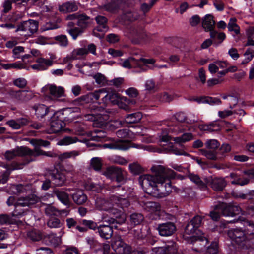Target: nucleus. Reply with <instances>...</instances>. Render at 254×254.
<instances>
[{"label":"nucleus","instance_id":"obj_21","mask_svg":"<svg viewBox=\"0 0 254 254\" xmlns=\"http://www.w3.org/2000/svg\"><path fill=\"white\" fill-rule=\"evenodd\" d=\"M86 241L87 243L90 245V248L94 249L95 251H103V254H108L110 249V245L109 242L108 243H104L100 244L97 242L96 239H86Z\"/></svg>","mask_w":254,"mask_h":254},{"label":"nucleus","instance_id":"obj_35","mask_svg":"<svg viewBox=\"0 0 254 254\" xmlns=\"http://www.w3.org/2000/svg\"><path fill=\"white\" fill-rule=\"evenodd\" d=\"M174 116L176 120L178 122L177 123H179L190 125L196 122V120L195 119H190L186 116L185 113L183 112H177L174 115Z\"/></svg>","mask_w":254,"mask_h":254},{"label":"nucleus","instance_id":"obj_63","mask_svg":"<svg viewBox=\"0 0 254 254\" xmlns=\"http://www.w3.org/2000/svg\"><path fill=\"white\" fill-rule=\"evenodd\" d=\"M241 240V242L238 245V248L242 249H248V254H254V246L252 248H248L246 245L249 243V240L251 239H239Z\"/></svg>","mask_w":254,"mask_h":254},{"label":"nucleus","instance_id":"obj_43","mask_svg":"<svg viewBox=\"0 0 254 254\" xmlns=\"http://www.w3.org/2000/svg\"><path fill=\"white\" fill-rule=\"evenodd\" d=\"M142 115L141 112H137L126 116L125 120L128 124H134L139 122L142 119Z\"/></svg>","mask_w":254,"mask_h":254},{"label":"nucleus","instance_id":"obj_24","mask_svg":"<svg viewBox=\"0 0 254 254\" xmlns=\"http://www.w3.org/2000/svg\"><path fill=\"white\" fill-rule=\"evenodd\" d=\"M37 64L31 65L33 69L37 70H44L52 66L53 64V61L49 59L38 58L36 59Z\"/></svg>","mask_w":254,"mask_h":254},{"label":"nucleus","instance_id":"obj_55","mask_svg":"<svg viewBox=\"0 0 254 254\" xmlns=\"http://www.w3.org/2000/svg\"><path fill=\"white\" fill-rule=\"evenodd\" d=\"M230 175H231V178L234 179L231 182V183L232 184L244 186L245 185L247 184L249 182V179H246V178H242L238 177H237V176L236 174L231 173Z\"/></svg>","mask_w":254,"mask_h":254},{"label":"nucleus","instance_id":"obj_61","mask_svg":"<svg viewBox=\"0 0 254 254\" xmlns=\"http://www.w3.org/2000/svg\"><path fill=\"white\" fill-rule=\"evenodd\" d=\"M244 56H245V58L241 62L242 64H245L247 63H248L254 57V54H253L252 49L250 48H248L246 50L244 54Z\"/></svg>","mask_w":254,"mask_h":254},{"label":"nucleus","instance_id":"obj_60","mask_svg":"<svg viewBox=\"0 0 254 254\" xmlns=\"http://www.w3.org/2000/svg\"><path fill=\"white\" fill-rule=\"evenodd\" d=\"M10 191L14 194H20L24 192L25 188L23 185L21 184L12 185L10 186Z\"/></svg>","mask_w":254,"mask_h":254},{"label":"nucleus","instance_id":"obj_7","mask_svg":"<svg viewBox=\"0 0 254 254\" xmlns=\"http://www.w3.org/2000/svg\"><path fill=\"white\" fill-rule=\"evenodd\" d=\"M155 62V60L154 59H135L133 57H129L124 61L122 65L126 68H136L135 72H141L146 71L149 68L147 65L148 64H153Z\"/></svg>","mask_w":254,"mask_h":254},{"label":"nucleus","instance_id":"obj_17","mask_svg":"<svg viewBox=\"0 0 254 254\" xmlns=\"http://www.w3.org/2000/svg\"><path fill=\"white\" fill-rule=\"evenodd\" d=\"M30 143L35 146V149L34 150H32V151L35 152L36 150H40L43 152L41 154H39L36 157L40 155L52 156V155L50 154V152L44 151L39 148L40 147H49L50 145V142L49 141L41 139H32L30 140Z\"/></svg>","mask_w":254,"mask_h":254},{"label":"nucleus","instance_id":"obj_6","mask_svg":"<svg viewBox=\"0 0 254 254\" xmlns=\"http://www.w3.org/2000/svg\"><path fill=\"white\" fill-rule=\"evenodd\" d=\"M116 218H109L108 219H105L104 221L108 223L109 225H102L97 226V228L99 235L102 238H111L113 233V227L110 225L118 224H122L125 222L126 215L121 211L117 213L115 216Z\"/></svg>","mask_w":254,"mask_h":254},{"label":"nucleus","instance_id":"obj_34","mask_svg":"<svg viewBox=\"0 0 254 254\" xmlns=\"http://www.w3.org/2000/svg\"><path fill=\"white\" fill-rule=\"evenodd\" d=\"M174 243L171 246H167L166 247H155L153 249V251L157 249V252L158 254H182L180 253H177V248L176 245H174Z\"/></svg>","mask_w":254,"mask_h":254},{"label":"nucleus","instance_id":"obj_20","mask_svg":"<svg viewBox=\"0 0 254 254\" xmlns=\"http://www.w3.org/2000/svg\"><path fill=\"white\" fill-rule=\"evenodd\" d=\"M185 232L186 234L191 235L196 233L197 236L193 235L186 238H207L209 236L205 235L200 230L196 228L193 224L189 222L185 228Z\"/></svg>","mask_w":254,"mask_h":254},{"label":"nucleus","instance_id":"obj_9","mask_svg":"<svg viewBox=\"0 0 254 254\" xmlns=\"http://www.w3.org/2000/svg\"><path fill=\"white\" fill-rule=\"evenodd\" d=\"M103 174L107 178L111 180H115L118 183L125 182L126 172L121 168L116 166H110L107 168Z\"/></svg>","mask_w":254,"mask_h":254},{"label":"nucleus","instance_id":"obj_50","mask_svg":"<svg viewBox=\"0 0 254 254\" xmlns=\"http://www.w3.org/2000/svg\"><path fill=\"white\" fill-rule=\"evenodd\" d=\"M143 219L144 217L141 213H134L130 216V222L133 226L140 224Z\"/></svg>","mask_w":254,"mask_h":254},{"label":"nucleus","instance_id":"obj_41","mask_svg":"<svg viewBox=\"0 0 254 254\" xmlns=\"http://www.w3.org/2000/svg\"><path fill=\"white\" fill-rule=\"evenodd\" d=\"M199 103H208L211 105L221 104L220 99L211 97H201L194 100Z\"/></svg>","mask_w":254,"mask_h":254},{"label":"nucleus","instance_id":"obj_62","mask_svg":"<svg viewBox=\"0 0 254 254\" xmlns=\"http://www.w3.org/2000/svg\"><path fill=\"white\" fill-rule=\"evenodd\" d=\"M57 42L62 47H66L68 44L67 36L64 35H61L55 37Z\"/></svg>","mask_w":254,"mask_h":254},{"label":"nucleus","instance_id":"obj_29","mask_svg":"<svg viewBox=\"0 0 254 254\" xmlns=\"http://www.w3.org/2000/svg\"><path fill=\"white\" fill-rule=\"evenodd\" d=\"M45 213L49 216H59L62 215L67 216L69 211L66 209L59 210L51 205H48L45 209Z\"/></svg>","mask_w":254,"mask_h":254},{"label":"nucleus","instance_id":"obj_10","mask_svg":"<svg viewBox=\"0 0 254 254\" xmlns=\"http://www.w3.org/2000/svg\"><path fill=\"white\" fill-rule=\"evenodd\" d=\"M130 193L126 192L125 193H116V194L110 196V201L114 205H116L123 209L129 206L130 203L128 199L130 197Z\"/></svg>","mask_w":254,"mask_h":254},{"label":"nucleus","instance_id":"obj_47","mask_svg":"<svg viewBox=\"0 0 254 254\" xmlns=\"http://www.w3.org/2000/svg\"><path fill=\"white\" fill-rule=\"evenodd\" d=\"M92 138L97 141H106L108 139V138L107 137L106 132L100 129L94 130V131L92 133Z\"/></svg>","mask_w":254,"mask_h":254},{"label":"nucleus","instance_id":"obj_59","mask_svg":"<svg viewBox=\"0 0 254 254\" xmlns=\"http://www.w3.org/2000/svg\"><path fill=\"white\" fill-rule=\"evenodd\" d=\"M246 229L244 230L247 237L254 235V224L253 222L247 221L246 222Z\"/></svg>","mask_w":254,"mask_h":254},{"label":"nucleus","instance_id":"obj_36","mask_svg":"<svg viewBox=\"0 0 254 254\" xmlns=\"http://www.w3.org/2000/svg\"><path fill=\"white\" fill-rule=\"evenodd\" d=\"M210 36L213 41V44L217 46L221 44L226 38V35L223 32H218L216 30L211 31Z\"/></svg>","mask_w":254,"mask_h":254},{"label":"nucleus","instance_id":"obj_11","mask_svg":"<svg viewBox=\"0 0 254 254\" xmlns=\"http://www.w3.org/2000/svg\"><path fill=\"white\" fill-rule=\"evenodd\" d=\"M168 128L167 130L169 133H172L175 135L182 133L186 130L193 131L194 127L192 126L186 125L184 123H175L169 121L167 122Z\"/></svg>","mask_w":254,"mask_h":254},{"label":"nucleus","instance_id":"obj_58","mask_svg":"<svg viewBox=\"0 0 254 254\" xmlns=\"http://www.w3.org/2000/svg\"><path fill=\"white\" fill-rule=\"evenodd\" d=\"M201 128L204 130L212 132L219 130L220 127L217 123L213 122L208 125H204Z\"/></svg>","mask_w":254,"mask_h":254},{"label":"nucleus","instance_id":"obj_25","mask_svg":"<svg viewBox=\"0 0 254 254\" xmlns=\"http://www.w3.org/2000/svg\"><path fill=\"white\" fill-rule=\"evenodd\" d=\"M95 204L96 207L101 210L106 211H111L113 213H115L114 211H116V209L112 208L114 204L110 201V199L108 201L104 198H97L96 200Z\"/></svg>","mask_w":254,"mask_h":254},{"label":"nucleus","instance_id":"obj_53","mask_svg":"<svg viewBox=\"0 0 254 254\" xmlns=\"http://www.w3.org/2000/svg\"><path fill=\"white\" fill-rule=\"evenodd\" d=\"M78 140L76 137L65 136L60 139L57 144L59 145H68L76 143Z\"/></svg>","mask_w":254,"mask_h":254},{"label":"nucleus","instance_id":"obj_45","mask_svg":"<svg viewBox=\"0 0 254 254\" xmlns=\"http://www.w3.org/2000/svg\"><path fill=\"white\" fill-rule=\"evenodd\" d=\"M74 202L78 205H82L87 200V196L82 191H77L72 195Z\"/></svg>","mask_w":254,"mask_h":254},{"label":"nucleus","instance_id":"obj_12","mask_svg":"<svg viewBox=\"0 0 254 254\" xmlns=\"http://www.w3.org/2000/svg\"><path fill=\"white\" fill-rule=\"evenodd\" d=\"M67 19L73 20L76 25L82 28L84 31L88 27L91 22L90 18L85 14L73 13L67 16Z\"/></svg>","mask_w":254,"mask_h":254},{"label":"nucleus","instance_id":"obj_51","mask_svg":"<svg viewBox=\"0 0 254 254\" xmlns=\"http://www.w3.org/2000/svg\"><path fill=\"white\" fill-rule=\"evenodd\" d=\"M139 17V15L137 12L128 11L122 15V19L125 21L132 22L137 20Z\"/></svg>","mask_w":254,"mask_h":254},{"label":"nucleus","instance_id":"obj_26","mask_svg":"<svg viewBox=\"0 0 254 254\" xmlns=\"http://www.w3.org/2000/svg\"><path fill=\"white\" fill-rule=\"evenodd\" d=\"M97 224L92 220L81 219L79 221V225L76 226V230L80 232H86L88 229L95 230Z\"/></svg>","mask_w":254,"mask_h":254},{"label":"nucleus","instance_id":"obj_15","mask_svg":"<svg viewBox=\"0 0 254 254\" xmlns=\"http://www.w3.org/2000/svg\"><path fill=\"white\" fill-rule=\"evenodd\" d=\"M205 181L207 185L211 186L213 190L218 191L223 190L226 185V182L223 178H205Z\"/></svg>","mask_w":254,"mask_h":254},{"label":"nucleus","instance_id":"obj_22","mask_svg":"<svg viewBox=\"0 0 254 254\" xmlns=\"http://www.w3.org/2000/svg\"><path fill=\"white\" fill-rule=\"evenodd\" d=\"M8 95L13 100L18 102H25L30 98L26 91L17 90L12 89L9 90L8 92Z\"/></svg>","mask_w":254,"mask_h":254},{"label":"nucleus","instance_id":"obj_64","mask_svg":"<svg viewBox=\"0 0 254 254\" xmlns=\"http://www.w3.org/2000/svg\"><path fill=\"white\" fill-rule=\"evenodd\" d=\"M129 169L130 171L134 175L139 174L142 171L141 166L136 163L129 164Z\"/></svg>","mask_w":254,"mask_h":254},{"label":"nucleus","instance_id":"obj_54","mask_svg":"<svg viewBox=\"0 0 254 254\" xmlns=\"http://www.w3.org/2000/svg\"><path fill=\"white\" fill-rule=\"evenodd\" d=\"M132 132L128 128L119 129L116 132V135L120 138L130 139L131 138Z\"/></svg>","mask_w":254,"mask_h":254},{"label":"nucleus","instance_id":"obj_48","mask_svg":"<svg viewBox=\"0 0 254 254\" xmlns=\"http://www.w3.org/2000/svg\"><path fill=\"white\" fill-rule=\"evenodd\" d=\"M33 5L41 9V12H48L50 10V8L47 5H45L46 0H31Z\"/></svg>","mask_w":254,"mask_h":254},{"label":"nucleus","instance_id":"obj_19","mask_svg":"<svg viewBox=\"0 0 254 254\" xmlns=\"http://www.w3.org/2000/svg\"><path fill=\"white\" fill-rule=\"evenodd\" d=\"M158 230L161 236L168 237L175 232L176 226L172 222L162 223L158 225Z\"/></svg>","mask_w":254,"mask_h":254},{"label":"nucleus","instance_id":"obj_49","mask_svg":"<svg viewBox=\"0 0 254 254\" xmlns=\"http://www.w3.org/2000/svg\"><path fill=\"white\" fill-rule=\"evenodd\" d=\"M193 139V135L191 133H184L181 136L174 137L173 141L180 144L189 141Z\"/></svg>","mask_w":254,"mask_h":254},{"label":"nucleus","instance_id":"obj_39","mask_svg":"<svg viewBox=\"0 0 254 254\" xmlns=\"http://www.w3.org/2000/svg\"><path fill=\"white\" fill-rule=\"evenodd\" d=\"M95 19L98 24L96 26L97 29L101 32H107L108 30L107 19L105 16L99 15L97 16Z\"/></svg>","mask_w":254,"mask_h":254},{"label":"nucleus","instance_id":"obj_23","mask_svg":"<svg viewBox=\"0 0 254 254\" xmlns=\"http://www.w3.org/2000/svg\"><path fill=\"white\" fill-rule=\"evenodd\" d=\"M103 147L104 148H109L110 149L124 150H127L129 148L128 143L121 139L113 140L110 143H105L103 144Z\"/></svg>","mask_w":254,"mask_h":254},{"label":"nucleus","instance_id":"obj_46","mask_svg":"<svg viewBox=\"0 0 254 254\" xmlns=\"http://www.w3.org/2000/svg\"><path fill=\"white\" fill-rule=\"evenodd\" d=\"M80 154V151L77 150H72L64 152L59 155L58 158L61 161H63L65 159L72 158L75 159L76 157Z\"/></svg>","mask_w":254,"mask_h":254},{"label":"nucleus","instance_id":"obj_40","mask_svg":"<svg viewBox=\"0 0 254 254\" xmlns=\"http://www.w3.org/2000/svg\"><path fill=\"white\" fill-rule=\"evenodd\" d=\"M165 149L167 150L170 153L176 155L187 156L188 155L183 149L178 148L176 145L171 142L167 143Z\"/></svg>","mask_w":254,"mask_h":254},{"label":"nucleus","instance_id":"obj_27","mask_svg":"<svg viewBox=\"0 0 254 254\" xmlns=\"http://www.w3.org/2000/svg\"><path fill=\"white\" fill-rule=\"evenodd\" d=\"M75 22L69 21L67 25V31L72 37L73 39L76 40L77 38L81 35L84 31L79 26L77 27Z\"/></svg>","mask_w":254,"mask_h":254},{"label":"nucleus","instance_id":"obj_14","mask_svg":"<svg viewBox=\"0 0 254 254\" xmlns=\"http://www.w3.org/2000/svg\"><path fill=\"white\" fill-rule=\"evenodd\" d=\"M218 206L222 216L233 217L241 213V209L238 206L228 205L224 203H219Z\"/></svg>","mask_w":254,"mask_h":254},{"label":"nucleus","instance_id":"obj_32","mask_svg":"<svg viewBox=\"0 0 254 254\" xmlns=\"http://www.w3.org/2000/svg\"><path fill=\"white\" fill-rule=\"evenodd\" d=\"M32 108L35 111V114L38 119H42L49 112V108L42 104H36Z\"/></svg>","mask_w":254,"mask_h":254},{"label":"nucleus","instance_id":"obj_33","mask_svg":"<svg viewBox=\"0 0 254 254\" xmlns=\"http://www.w3.org/2000/svg\"><path fill=\"white\" fill-rule=\"evenodd\" d=\"M54 194L62 203L67 207L69 206L70 202L68 193L63 190L56 189L54 190Z\"/></svg>","mask_w":254,"mask_h":254},{"label":"nucleus","instance_id":"obj_8","mask_svg":"<svg viewBox=\"0 0 254 254\" xmlns=\"http://www.w3.org/2000/svg\"><path fill=\"white\" fill-rule=\"evenodd\" d=\"M39 23L37 21L29 19L19 23L16 29V31L20 32V35L26 38L29 37L37 32L38 28Z\"/></svg>","mask_w":254,"mask_h":254},{"label":"nucleus","instance_id":"obj_38","mask_svg":"<svg viewBox=\"0 0 254 254\" xmlns=\"http://www.w3.org/2000/svg\"><path fill=\"white\" fill-rule=\"evenodd\" d=\"M188 177L191 181L194 183L199 188L201 189L206 188L207 183L205 181V178L204 179V180H202L198 175L194 173H189L188 175Z\"/></svg>","mask_w":254,"mask_h":254},{"label":"nucleus","instance_id":"obj_42","mask_svg":"<svg viewBox=\"0 0 254 254\" xmlns=\"http://www.w3.org/2000/svg\"><path fill=\"white\" fill-rule=\"evenodd\" d=\"M229 238H247L245 231L241 229H232L227 232Z\"/></svg>","mask_w":254,"mask_h":254},{"label":"nucleus","instance_id":"obj_52","mask_svg":"<svg viewBox=\"0 0 254 254\" xmlns=\"http://www.w3.org/2000/svg\"><path fill=\"white\" fill-rule=\"evenodd\" d=\"M227 27L229 31H234L236 35L240 34V27L236 23V19L235 18H231L230 19Z\"/></svg>","mask_w":254,"mask_h":254},{"label":"nucleus","instance_id":"obj_37","mask_svg":"<svg viewBox=\"0 0 254 254\" xmlns=\"http://www.w3.org/2000/svg\"><path fill=\"white\" fill-rule=\"evenodd\" d=\"M49 93L54 98H57L64 96V90L63 87H57L55 85H51L49 87Z\"/></svg>","mask_w":254,"mask_h":254},{"label":"nucleus","instance_id":"obj_1","mask_svg":"<svg viewBox=\"0 0 254 254\" xmlns=\"http://www.w3.org/2000/svg\"><path fill=\"white\" fill-rule=\"evenodd\" d=\"M158 171L155 175L144 174L139 176V183L146 192L155 197L163 198L168 196L173 189L178 192L179 189L173 186L171 182L176 176L175 172L160 166Z\"/></svg>","mask_w":254,"mask_h":254},{"label":"nucleus","instance_id":"obj_56","mask_svg":"<svg viewBox=\"0 0 254 254\" xmlns=\"http://www.w3.org/2000/svg\"><path fill=\"white\" fill-rule=\"evenodd\" d=\"M47 225L51 228H57L62 227V223L58 218L51 217L47 221Z\"/></svg>","mask_w":254,"mask_h":254},{"label":"nucleus","instance_id":"obj_5","mask_svg":"<svg viewBox=\"0 0 254 254\" xmlns=\"http://www.w3.org/2000/svg\"><path fill=\"white\" fill-rule=\"evenodd\" d=\"M71 111L69 108H64L55 112L51 118L50 128L48 133H58L65 127V121L67 120L68 113Z\"/></svg>","mask_w":254,"mask_h":254},{"label":"nucleus","instance_id":"obj_18","mask_svg":"<svg viewBox=\"0 0 254 254\" xmlns=\"http://www.w3.org/2000/svg\"><path fill=\"white\" fill-rule=\"evenodd\" d=\"M49 176L55 186H61L64 184L66 181L65 175L57 169L53 170L49 173Z\"/></svg>","mask_w":254,"mask_h":254},{"label":"nucleus","instance_id":"obj_3","mask_svg":"<svg viewBox=\"0 0 254 254\" xmlns=\"http://www.w3.org/2000/svg\"><path fill=\"white\" fill-rule=\"evenodd\" d=\"M43 153L41 151L36 150L33 152L32 149L27 147L21 146L18 147L15 149L7 150L5 152L4 156L7 160L13 159L16 156H21L23 157V161L22 163H12L13 170L21 169L23 165H25L35 160L36 156Z\"/></svg>","mask_w":254,"mask_h":254},{"label":"nucleus","instance_id":"obj_44","mask_svg":"<svg viewBox=\"0 0 254 254\" xmlns=\"http://www.w3.org/2000/svg\"><path fill=\"white\" fill-rule=\"evenodd\" d=\"M78 9L77 5L75 2H67L63 4L59 7L60 11L69 12L76 11Z\"/></svg>","mask_w":254,"mask_h":254},{"label":"nucleus","instance_id":"obj_30","mask_svg":"<svg viewBox=\"0 0 254 254\" xmlns=\"http://www.w3.org/2000/svg\"><path fill=\"white\" fill-rule=\"evenodd\" d=\"M215 24L214 17L211 14H206L202 19V27L206 31L210 32L211 31L213 30Z\"/></svg>","mask_w":254,"mask_h":254},{"label":"nucleus","instance_id":"obj_13","mask_svg":"<svg viewBox=\"0 0 254 254\" xmlns=\"http://www.w3.org/2000/svg\"><path fill=\"white\" fill-rule=\"evenodd\" d=\"M123 239H111V246L116 254H129L130 246L126 244Z\"/></svg>","mask_w":254,"mask_h":254},{"label":"nucleus","instance_id":"obj_16","mask_svg":"<svg viewBox=\"0 0 254 254\" xmlns=\"http://www.w3.org/2000/svg\"><path fill=\"white\" fill-rule=\"evenodd\" d=\"M191 243H194L200 242L205 243L204 247L206 248L205 254H217L218 252V243L217 241H212L211 244L207 246L209 243V239H191Z\"/></svg>","mask_w":254,"mask_h":254},{"label":"nucleus","instance_id":"obj_57","mask_svg":"<svg viewBox=\"0 0 254 254\" xmlns=\"http://www.w3.org/2000/svg\"><path fill=\"white\" fill-rule=\"evenodd\" d=\"M102 163L101 159L98 157L93 158L91 160L90 166L92 168L97 171L101 169Z\"/></svg>","mask_w":254,"mask_h":254},{"label":"nucleus","instance_id":"obj_28","mask_svg":"<svg viewBox=\"0 0 254 254\" xmlns=\"http://www.w3.org/2000/svg\"><path fill=\"white\" fill-rule=\"evenodd\" d=\"M29 120L26 118H20L16 120H10L6 122V124L13 129H19L27 125Z\"/></svg>","mask_w":254,"mask_h":254},{"label":"nucleus","instance_id":"obj_2","mask_svg":"<svg viewBox=\"0 0 254 254\" xmlns=\"http://www.w3.org/2000/svg\"><path fill=\"white\" fill-rule=\"evenodd\" d=\"M100 98H102V103H103L104 107L111 103L113 104H119L121 108L125 110H127L129 109L128 106L123 104L122 103L119 104L120 96L118 93L115 91H110L105 88L100 89L82 96L77 98L75 102L79 105H84L85 103L95 102L99 100Z\"/></svg>","mask_w":254,"mask_h":254},{"label":"nucleus","instance_id":"obj_31","mask_svg":"<svg viewBox=\"0 0 254 254\" xmlns=\"http://www.w3.org/2000/svg\"><path fill=\"white\" fill-rule=\"evenodd\" d=\"M109 0V2L104 5V8L105 10L110 12H115L120 8L122 3L125 2V0Z\"/></svg>","mask_w":254,"mask_h":254},{"label":"nucleus","instance_id":"obj_4","mask_svg":"<svg viewBox=\"0 0 254 254\" xmlns=\"http://www.w3.org/2000/svg\"><path fill=\"white\" fill-rule=\"evenodd\" d=\"M38 200V198L34 194H30L26 197H20L16 201V199L13 196H10L7 201V204L10 206L14 205L15 210L12 212V216L17 218H20L26 213V211L20 210L19 207H30L36 204Z\"/></svg>","mask_w":254,"mask_h":254}]
</instances>
